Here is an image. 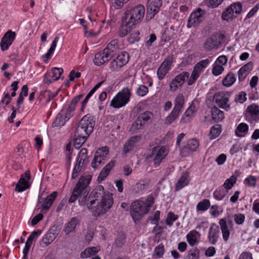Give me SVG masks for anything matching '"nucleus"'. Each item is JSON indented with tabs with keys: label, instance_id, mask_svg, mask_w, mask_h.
Segmentation results:
<instances>
[{
	"label": "nucleus",
	"instance_id": "1",
	"mask_svg": "<svg viewBox=\"0 0 259 259\" xmlns=\"http://www.w3.org/2000/svg\"><path fill=\"white\" fill-rule=\"evenodd\" d=\"M113 199L109 192H105L102 185H99L92 191L87 199L89 209H92L95 217L106 213L112 206Z\"/></svg>",
	"mask_w": 259,
	"mask_h": 259
},
{
	"label": "nucleus",
	"instance_id": "2",
	"mask_svg": "<svg viewBox=\"0 0 259 259\" xmlns=\"http://www.w3.org/2000/svg\"><path fill=\"white\" fill-rule=\"evenodd\" d=\"M95 120L92 116H84L79 122L74 136V146L79 149L92 133Z\"/></svg>",
	"mask_w": 259,
	"mask_h": 259
},
{
	"label": "nucleus",
	"instance_id": "3",
	"mask_svg": "<svg viewBox=\"0 0 259 259\" xmlns=\"http://www.w3.org/2000/svg\"><path fill=\"white\" fill-rule=\"evenodd\" d=\"M119 49L117 39L111 40L103 50L102 52L95 54L94 62L95 65L100 66L108 61L116 53Z\"/></svg>",
	"mask_w": 259,
	"mask_h": 259
},
{
	"label": "nucleus",
	"instance_id": "4",
	"mask_svg": "<svg viewBox=\"0 0 259 259\" xmlns=\"http://www.w3.org/2000/svg\"><path fill=\"white\" fill-rule=\"evenodd\" d=\"M87 180L84 178H80L78 183L73 189L72 195L69 199V203L74 202L78 197L80 198L78 200L80 205L87 204V199L88 195Z\"/></svg>",
	"mask_w": 259,
	"mask_h": 259
},
{
	"label": "nucleus",
	"instance_id": "5",
	"mask_svg": "<svg viewBox=\"0 0 259 259\" xmlns=\"http://www.w3.org/2000/svg\"><path fill=\"white\" fill-rule=\"evenodd\" d=\"M145 12L144 7L143 5H139L126 10L123 20H126V23L130 26H134L142 20Z\"/></svg>",
	"mask_w": 259,
	"mask_h": 259
},
{
	"label": "nucleus",
	"instance_id": "6",
	"mask_svg": "<svg viewBox=\"0 0 259 259\" xmlns=\"http://www.w3.org/2000/svg\"><path fill=\"white\" fill-rule=\"evenodd\" d=\"M153 202L148 203L142 201H136L131 205V214L134 222L139 221L142 217L149 212Z\"/></svg>",
	"mask_w": 259,
	"mask_h": 259
},
{
	"label": "nucleus",
	"instance_id": "7",
	"mask_svg": "<svg viewBox=\"0 0 259 259\" xmlns=\"http://www.w3.org/2000/svg\"><path fill=\"white\" fill-rule=\"evenodd\" d=\"M131 95L129 89L123 88L112 100L110 106L115 108H119L125 106L129 102Z\"/></svg>",
	"mask_w": 259,
	"mask_h": 259
},
{
	"label": "nucleus",
	"instance_id": "8",
	"mask_svg": "<svg viewBox=\"0 0 259 259\" xmlns=\"http://www.w3.org/2000/svg\"><path fill=\"white\" fill-rule=\"evenodd\" d=\"M57 195L58 192L54 191L46 198L42 197V194L38 196L37 207L38 209H41L40 212L45 213L48 211Z\"/></svg>",
	"mask_w": 259,
	"mask_h": 259
},
{
	"label": "nucleus",
	"instance_id": "9",
	"mask_svg": "<svg viewBox=\"0 0 259 259\" xmlns=\"http://www.w3.org/2000/svg\"><path fill=\"white\" fill-rule=\"evenodd\" d=\"M230 94L228 92H220L213 96V101L221 108L228 110L230 106L228 104Z\"/></svg>",
	"mask_w": 259,
	"mask_h": 259
},
{
	"label": "nucleus",
	"instance_id": "10",
	"mask_svg": "<svg viewBox=\"0 0 259 259\" xmlns=\"http://www.w3.org/2000/svg\"><path fill=\"white\" fill-rule=\"evenodd\" d=\"M162 0H148L147 4L146 19L150 20L157 13L162 6Z\"/></svg>",
	"mask_w": 259,
	"mask_h": 259
},
{
	"label": "nucleus",
	"instance_id": "11",
	"mask_svg": "<svg viewBox=\"0 0 259 259\" xmlns=\"http://www.w3.org/2000/svg\"><path fill=\"white\" fill-rule=\"evenodd\" d=\"M189 77V73L187 71H183L176 76L169 83V90L175 92L179 87H182Z\"/></svg>",
	"mask_w": 259,
	"mask_h": 259
},
{
	"label": "nucleus",
	"instance_id": "12",
	"mask_svg": "<svg viewBox=\"0 0 259 259\" xmlns=\"http://www.w3.org/2000/svg\"><path fill=\"white\" fill-rule=\"evenodd\" d=\"M167 154L168 150L164 147L156 146L152 148L151 156L153 157V162L155 166L160 164Z\"/></svg>",
	"mask_w": 259,
	"mask_h": 259
},
{
	"label": "nucleus",
	"instance_id": "13",
	"mask_svg": "<svg viewBox=\"0 0 259 259\" xmlns=\"http://www.w3.org/2000/svg\"><path fill=\"white\" fill-rule=\"evenodd\" d=\"M172 62V57L171 56H168L161 64L157 71V77L160 80H162L166 74L171 69Z\"/></svg>",
	"mask_w": 259,
	"mask_h": 259
},
{
	"label": "nucleus",
	"instance_id": "14",
	"mask_svg": "<svg viewBox=\"0 0 259 259\" xmlns=\"http://www.w3.org/2000/svg\"><path fill=\"white\" fill-rule=\"evenodd\" d=\"M206 12L200 8L192 13L188 21V27L195 26L198 25L205 18Z\"/></svg>",
	"mask_w": 259,
	"mask_h": 259
},
{
	"label": "nucleus",
	"instance_id": "15",
	"mask_svg": "<svg viewBox=\"0 0 259 259\" xmlns=\"http://www.w3.org/2000/svg\"><path fill=\"white\" fill-rule=\"evenodd\" d=\"M63 72V69L62 68H53L50 71H48L44 76V81L47 84L58 80Z\"/></svg>",
	"mask_w": 259,
	"mask_h": 259
},
{
	"label": "nucleus",
	"instance_id": "16",
	"mask_svg": "<svg viewBox=\"0 0 259 259\" xmlns=\"http://www.w3.org/2000/svg\"><path fill=\"white\" fill-rule=\"evenodd\" d=\"M221 35L215 34L208 37L204 44V47L207 51L217 50L220 45V36Z\"/></svg>",
	"mask_w": 259,
	"mask_h": 259
},
{
	"label": "nucleus",
	"instance_id": "17",
	"mask_svg": "<svg viewBox=\"0 0 259 259\" xmlns=\"http://www.w3.org/2000/svg\"><path fill=\"white\" fill-rule=\"evenodd\" d=\"M58 233L57 227L54 226L42 238L40 245L43 247L48 246L54 240Z\"/></svg>",
	"mask_w": 259,
	"mask_h": 259
},
{
	"label": "nucleus",
	"instance_id": "18",
	"mask_svg": "<svg viewBox=\"0 0 259 259\" xmlns=\"http://www.w3.org/2000/svg\"><path fill=\"white\" fill-rule=\"evenodd\" d=\"M16 36L15 32L8 31L2 37L0 46L3 51L8 50L14 41Z\"/></svg>",
	"mask_w": 259,
	"mask_h": 259
},
{
	"label": "nucleus",
	"instance_id": "19",
	"mask_svg": "<svg viewBox=\"0 0 259 259\" xmlns=\"http://www.w3.org/2000/svg\"><path fill=\"white\" fill-rule=\"evenodd\" d=\"M30 179V172L26 171L24 175H22L19 181L16 184V190L18 192H22L29 188L30 185L28 181Z\"/></svg>",
	"mask_w": 259,
	"mask_h": 259
},
{
	"label": "nucleus",
	"instance_id": "20",
	"mask_svg": "<svg viewBox=\"0 0 259 259\" xmlns=\"http://www.w3.org/2000/svg\"><path fill=\"white\" fill-rule=\"evenodd\" d=\"M220 229L218 226L213 224L209 228L208 232V241L212 244H215L220 236Z\"/></svg>",
	"mask_w": 259,
	"mask_h": 259
},
{
	"label": "nucleus",
	"instance_id": "21",
	"mask_svg": "<svg viewBox=\"0 0 259 259\" xmlns=\"http://www.w3.org/2000/svg\"><path fill=\"white\" fill-rule=\"evenodd\" d=\"M106 156L101 154V150L98 149L96 151L94 158L92 162V166L94 169H97L105 163Z\"/></svg>",
	"mask_w": 259,
	"mask_h": 259
},
{
	"label": "nucleus",
	"instance_id": "22",
	"mask_svg": "<svg viewBox=\"0 0 259 259\" xmlns=\"http://www.w3.org/2000/svg\"><path fill=\"white\" fill-rule=\"evenodd\" d=\"M141 139V137L140 136L132 137L124 144L122 153L124 154H126L127 153L131 151L136 146L138 142L140 141Z\"/></svg>",
	"mask_w": 259,
	"mask_h": 259
},
{
	"label": "nucleus",
	"instance_id": "23",
	"mask_svg": "<svg viewBox=\"0 0 259 259\" xmlns=\"http://www.w3.org/2000/svg\"><path fill=\"white\" fill-rule=\"evenodd\" d=\"M253 68V64L249 62L243 66L238 71V79L239 81H243L249 74Z\"/></svg>",
	"mask_w": 259,
	"mask_h": 259
},
{
	"label": "nucleus",
	"instance_id": "24",
	"mask_svg": "<svg viewBox=\"0 0 259 259\" xmlns=\"http://www.w3.org/2000/svg\"><path fill=\"white\" fill-rule=\"evenodd\" d=\"M190 178L189 173L187 172H183L179 181L176 184V191H179L184 187L187 186L190 182Z\"/></svg>",
	"mask_w": 259,
	"mask_h": 259
},
{
	"label": "nucleus",
	"instance_id": "25",
	"mask_svg": "<svg viewBox=\"0 0 259 259\" xmlns=\"http://www.w3.org/2000/svg\"><path fill=\"white\" fill-rule=\"evenodd\" d=\"M199 147V142L195 139H191L188 141L187 144L182 148V153H191L196 150Z\"/></svg>",
	"mask_w": 259,
	"mask_h": 259
},
{
	"label": "nucleus",
	"instance_id": "26",
	"mask_svg": "<svg viewBox=\"0 0 259 259\" xmlns=\"http://www.w3.org/2000/svg\"><path fill=\"white\" fill-rule=\"evenodd\" d=\"M197 110L195 106L193 104L191 105L182 116L181 121L183 123L189 122Z\"/></svg>",
	"mask_w": 259,
	"mask_h": 259
},
{
	"label": "nucleus",
	"instance_id": "27",
	"mask_svg": "<svg viewBox=\"0 0 259 259\" xmlns=\"http://www.w3.org/2000/svg\"><path fill=\"white\" fill-rule=\"evenodd\" d=\"M115 161L111 160L105 166H104L101 171L99 176L98 180L103 181L109 175L110 170L114 166Z\"/></svg>",
	"mask_w": 259,
	"mask_h": 259
},
{
	"label": "nucleus",
	"instance_id": "28",
	"mask_svg": "<svg viewBox=\"0 0 259 259\" xmlns=\"http://www.w3.org/2000/svg\"><path fill=\"white\" fill-rule=\"evenodd\" d=\"M219 224L221 227L223 239L226 242L229 239L230 233L226 220L225 219H221L219 221Z\"/></svg>",
	"mask_w": 259,
	"mask_h": 259
},
{
	"label": "nucleus",
	"instance_id": "29",
	"mask_svg": "<svg viewBox=\"0 0 259 259\" xmlns=\"http://www.w3.org/2000/svg\"><path fill=\"white\" fill-rule=\"evenodd\" d=\"M79 223V220L77 218L73 217L71 218L70 221L67 224L66 226L64 229L65 234L68 235L70 233L74 232L77 224H78Z\"/></svg>",
	"mask_w": 259,
	"mask_h": 259
},
{
	"label": "nucleus",
	"instance_id": "30",
	"mask_svg": "<svg viewBox=\"0 0 259 259\" xmlns=\"http://www.w3.org/2000/svg\"><path fill=\"white\" fill-rule=\"evenodd\" d=\"M99 250L100 249L98 247H88L81 252L80 255L82 258H87L95 255Z\"/></svg>",
	"mask_w": 259,
	"mask_h": 259
},
{
	"label": "nucleus",
	"instance_id": "31",
	"mask_svg": "<svg viewBox=\"0 0 259 259\" xmlns=\"http://www.w3.org/2000/svg\"><path fill=\"white\" fill-rule=\"evenodd\" d=\"M133 26H130L126 23V20L122 19V23L118 31V35L120 37H123L126 35L131 31V29Z\"/></svg>",
	"mask_w": 259,
	"mask_h": 259
},
{
	"label": "nucleus",
	"instance_id": "32",
	"mask_svg": "<svg viewBox=\"0 0 259 259\" xmlns=\"http://www.w3.org/2000/svg\"><path fill=\"white\" fill-rule=\"evenodd\" d=\"M58 39L59 38L58 37H56L55 38L47 53L42 56V58L45 62H47L51 58L53 53L55 50Z\"/></svg>",
	"mask_w": 259,
	"mask_h": 259
},
{
	"label": "nucleus",
	"instance_id": "33",
	"mask_svg": "<svg viewBox=\"0 0 259 259\" xmlns=\"http://www.w3.org/2000/svg\"><path fill=\"white\" fill-rule=\"evenodd\" d=\"M236 81L235 75L232 72H229L222 80V84L226 87H230Z\"/></svg>",
	"mask_w": 259,
	"mask_h": 259
},
{
	"label": "nucleus",
	"instance_id": "34",
	"mask_svg": "<svg viewBox=\"0 0 259 259\" xmlns=\"http://www.w3.org/2000/svg\"><path fill=\"white\" fill-rule=\"evenodd\" d=\"M103 81H101L97 83L87 94L84 100L81 102V110L83 111V109L85 108L87 103H88L89 99L91 98V97L93 95V94L96 92V91L101 85L103 83Z\"/></svg>",
	"mask_w": 259,
	"mask_h": 259
},
{
	"label": "nucleus",
	"instance_id": "35",
	"mask_svg": "<svg viewBox=\"0 0 259 259\" xmlns=\"http://www.w3.org/2000/svg\"><path fill=\"white\" fill-rule=\"evenodd\" d=\"M211 116L213 120L216 122L222 120L224 117L223 112L216 107L211 109Z\"/></svg>",
	"mask_w": 259,
	"mask_h": 259
},
{
	"label": "nucleus",
	"instance_id": "36",
	"mask_svg": "<svg viewBox=\"0 0 259 259\" xmlns=\"http://www.w3.org/2000/svg\"><path fill=\"white\" fill-rule=\"evenodd\" d=\"M180 112L181 111L174 108L168 116L166 117L165 123L167 124H171L178 118Z\"/></svg>",
	"mask_w": 259,
	"mask_h": 259
},
{
	"label": "nucleus",
	"instance_id": "37",
	"mask_svg": "<svg viewBox=\"0 0 259 259\" xmlns=\"http://www.w3.org/2000/svg\"><path fill=\"white\" fill-rule=\"evenodd\" d=\"M64 116L63 110H62L61 112L57 114L55 121L53 122V126L55 127L64 125L67 121V119H65Z\"/></svg>",
	"mask_w": 259,
	"mask_h": 259
},
{
	"label": "nucleus",
	"instance_id": "38",
	"mask_svg": "<svg viewBox=\"0 0 259 259\" xmlns=\"http://www.w3.org/2000/svg\"><path fill=\"white\" fill-rule=\"evenodd\" d=\"M198 235L199 233L196 230H192L187 235V240L190 245L194 246L196 244Z\"/></svg>",
	"mask_w": 259,
	"mask_h": 259
},
{
	"label": "nucleus",
	"instance_id": "39",
	"mask_svg": "<svg viewBox=\"0 0 259 259\" xmlns=\"http://www.w3.org/2000/svg\"><path fill=\"white\" fill-rule=\"evenodd\" d=\"M209 63V60L208 59L200 61L195 65L193 71L200 74L203 69L207 66Z\"/></svg>",
	"mask_w": 259,
	"mask_h": 259
},
{
	"label": "nucleus",
	"instance_id": "40",
	"mask_svg": "<svg viewBox=\"0 0 259 259\" xmlns=\"http://www.w3.org/2000/svg\"><path fill=\"white\" fill-rule=\"evenodd\" d=\"M184 104V97L183 94H179L176 98L174 109L181 111Z\"/></svg>",
	"mask_w": 259,
	"mask_h": 259
},
{
	"label": "nucleus",
	"instance_id": "41",
	"mask_svg": "<svg viewBox=\"0 0 259 259\" xmlns=\"http://www.w3.org/2000/svg\"><path fill=\"white\" fill-rule=\"evenodd\" d=\"M248 131V126L246 123H241L239 124L235 130V135L237 137L242 136L240 134H246Z\"/></svg>",
	"mask_w": 259,
	"mask_h": 259
},
{
	"label": "nucleus",
	"instance_id": "42",
	"mask_svg": "<svg viewBox=\"0 0 259 259\" xmlns=\"http://www.w3.org/2000/svg\"><path fill=\"white\" fill-rule=\"evenodd\" d=\"M84 164H82V160L77 158L76 164L74 166L72 174V179L76 178L81 170V167Z\"/></svg>",
	"mask_w": 259,
	"mask_h": 259
},
{
	"label": "nucleus",
	"instance_id": "43",
	"mask_svg": "<svg viewBox=\"0 0 259 259\" xmlns=\"http://www.w3.org/2000/svg\"><path fill=\"white\" fill-rule=\"evenodd\" d=\"M116 58L119 60V64H121L123 66L128 63L130 56L127 52H122Z\"/></svg>",
	"mask_w": 259,
	"mask_h": 259
},
{
	"label": "nucleus",
	"instance_id": "44",
	"mask_svg": "<svg viewBox=\"0 0 259 259\" xmlns=\"http://www.w3.org/2000/svg\"><path fill=\"white\" fill-rule=\"evenodd\" d=\"M230 7H228L225 11L222 13V18L223 20L226 21H231L237 16L233 14V13L230 11Z\"/></svg>",
	"mask_w": 259,
	"mask_h": 259
},
{
	"label": "nucleus",
	"instance_id": "45",
	"mask_svg": "<svg viewBox=\"0 0 259 259\" xmlns=\"http://www.w3.org/2000/svg\"><path fill=\"white\" fill-rule=\"evenodd\" d=\"M200 251L197 248L189 250L184 259H199Z\"/></svg>",
	"mask_w": 259,
	"mask_h": 259
},
{
	"label": "nucleus",
	"instance_id": "46",
	"mask_svg": "<svg viewBox=\"0 0 259 259\" xmlns=\"http://www.w3.org/2000/svg\"><path fill=\"white\" fill-rule=\"evenodd\" d=\"M148 185L147 182L140 181L135 185L134 190L136 193H141L146 189Z\"/></svg>",
	"mask_w": 259,
	"mask_h": 259
},
{
	"label": "nucleus",
	"instance_id": "47",
	"mask_svg": "<svg viewBox=\"0 0 259 259\" xmlns=\"http://www.w3.org/2000/svg\"><path fill=\"white\" fill-rule=\"evenodd\" d=\"M210 205V203L209 200L203 199L197 204L196 209L197 211H204L208 208Z\"/></svg>",
	"mask_w": 259,
	"mask_h": 259
},
{
	"label": "nucleus",
	"instance_id": "48",
	"mask_svg": "<svg viewBox=\"0 0 259 259\" xmlns=\"http://www.w3.org/2000/svg\"><path fill=\"white\" fill-rule=\"evenodd\" d=\"M87 154L88 150L86 148H82L78 153L77 158L82 160V164H87L89 162Z\"/></svg>",
	"mask_w": 259,
	"mask_h": 259
},
{
	"label": "nucleus",
	"instance_id": "49",
	"mask_svg": "<svg viewBox=\"0 0 259 259\" xmlns=\"http://www.w3.org/2000/svg\"><path fill=\"white\" fill-rule=\"evenodd\" d=\"M144 125V123L142 122L141 120H140L138 117L135 121L132 124L131 130L133 132L137 133L139 130L143 128Z\"/></svg>",
	"mask_w": 259,
	"mask_h": 259
},
{
	"label": "nucleus",
	"instance_id": "50",
	"mask_svg": "<svg viewBox=\"0 0 259 259\" xmlns=\"http://www.w3.org/2000/svg\"><path fill=\"white\" fill-rule=\"evenodd\" d=\"M247 111L251 116H257L259 113V106L255 104H252L247 107Z\"/></svg>",
	"mask_w": 259,
	"mask_h": 259
},
{
	"label": "nucleus",
	"instance_id": "51",
	"mask_svg": "<svg viewBox=\"0 0 259 259\" xmlns=\"http://www.w3.org/2000/svg\"><path fill=\"white\" fill-rule=\"evenodd\" d=\"M123 66L119 64V60L116 58L113 60L110 63L109 68L112 71H116L119 70Z\"/></svg>",
	"mask_w": 259,
	"mask_h": 259
},
{
	"label": "nucleus",
	"instance_id": "52",
	"mask_svg": "<svg viewBox=\"0 0 259 259\" xmlns=\"http://www.w3.org/2000/svg\"><path fill=\"white\" fill-rule=\"evenodd\" d=\"M229 7L230 11L235 15L240 14L242 11V4L240 3H234Z\"/></svg>",
	"mask_w": 259,
	"mask_h": 259
},
{
	"label": "nucleus",
	"instance_id": "53",
	"mask_svg": "<svg viewBox=\"0 0 259 259\" xmlns=\"http://www.w3.org/2000/svg\"><path fill=\"white\" fill-rule=\"evenodd\" d=\"M236 178L234 176H232L229 179H227L224 184V186L226 189H230L236 183Z\"/></svg>",
	"mask_w": 259,
	"mask_h": 259
},
{
	"label": "nucleus",
	"instance_id": "54",
	"mask_svg": "<svg viewBox=\"0 0 259 259\" xmlns=\"http://www.w3.org/2000/svg\"><path fill=\"white\" fill-rule=\"evenodd\" d=\"M214 198L218 200H222L226 195V192L222 189H217L213 194Z\"/></svg>",
	"mask_w": 259,
	"mask_h": 259
},
{
	"label": "nucleus",
	"instance_id": "55",
	"mask_svg": "<svg viewBox=\"0 0 259 259\" xmlns=\"http://www.w3.org/2000/svg\"><path fill=\"white\" fill-rule=\"evenodd\" d=\"M224 70V68L222 65L215 63H214L212 67V73L214 76L221 74Z\"/></svg>",
	"mask_w": 259,
	"mask_h": 259
},
{
	"label": "nucleus",
	"instance_id": "56",
	"mask_svg": "<svg viewBox=\"0 0 259 259\" xmlns=\"http://www.w3.org/2000/svg\"><path fill=\"white\" fill-rule=\"evenodd\" d=\"M221 133V128L219 125L212 126L210 131V134L211 136V139H214L218 137Z\"/></svg>",
	"mask_w": 259,
	"mask_h": 259
},
{
	"label": "nucleus",
	"instance_id": "57",
	"mask_svg": "<svg viewBox=\"0 0 259 259\" xmlns=\"http://www.w3.org/2000/svg\"><path fill=\"white\" fill-rule=\"evenodd\" d=\"M148 88L144 85H140L137 89V94L141 97L145 96L148 92Z\"/></svg>",
	"mask_w": 259,
	"mask_h": 259
},
{
	"label": "nucleus",
	"instance_id": "58",
	"mask_svg": "<svg viewBox=\"0 0 259 259\" xmlns=\"http://www.w3.org/2000/svg\"><path fill=\"white\" fill-rule=\"evenodd\" d=\"M178 217L177 215L174 214L173 213L169 212L168 213L167 217L166 220V224L169 226L172 225L173 223L177 220Z\"/></svg>",
	"mask_w": 259,
	"mask_h": 259
},
{
	"label": "nucleus",
	"instance_id": "59",
	"mask_svg": "<svg viewBox=\"0 0 259 259\" xmlns=\"http://www.w3.org/2000/svg\"><path fill=\"white\" fill-rule=\"evenodd\" d=\"M151 115L152 114L150 112H145L141 114L139 116L138 118L141 120L142 122L144 123L145 124L146 122L148 121L151 119Z\"/></svg>",
	"mask_w": 259,
	"mask_h": 259
},
{
	"label": "nucleus",
	"instance_id": "60",
	"mask_svg": "<svg viewBox=\"0 0 259 259\" xmlns=\"http://www.w3.org/2000/svg\"><path fill=\"white\" fill-rule=\"evenodd\" d=\"M82 97L83 95L80 94L74 97L72 100L70 104L69 105V109L72 110H74L75 109L76 104L80 101V100L82 98Z\"/></svg>",
	"mask_w": 259,
	"mask_h": 259
},
{
	"label": "nucleus",
	"instance_id": "61",
	"mask_svg": "<svg viewBox=\"0 0 259 259\" xmlns=\"http://www.w3.org/2000/svg\"><path fill=\"white\" fill-rule=\"evenodd\" d=\"M199 75L200 74L193 70L190 78H188V79H187L188 84L189 85L193 84L195 82V81L198 79Z\"/></svg>",
	"mask_w": 259,
	"mask_h": 259
},
{
	"label": "nucleus",
	"instance_id": "62",
	"mask_svg": "<svg viewBox=\"0 0 259 259\" xmlns=\"http://www.w3.org/2000/svg\"><path fill=\"white\" fill-rule=\"evenodd\" d=\"M32 244V243L29 241V239L27 240L24 248L23 250V257L22 259H28L27 254Z\"/></svg>",
	"mask_w": 259,
	"mask_h": 259
},
{
	"label": "nucleus",
	"instance_id": "63",
	"mask_svg": "<svg viewBox=\"0 0 259 259\" xmlns=\"http://www.w3.org/2000/svg\"><path fill=\"white\" fill-rule=\"evenodd\" d=\"M139 32H135L132 33L128 38V41L130 44H134L135 42L138 41L140 40L139 36Z\"/></svg>",
	"mask_w": 259,
	"mask_h": 259
},
{
	"label": "nucleus",
	"instance_id": "64",
	"mask_svg": "<svg viewBox=\"0 0 259 259\" xmlns=\"http://www.w3.org/2000/svg\"><path fill=\"white\" fill-rule=\"evenodd\" d=\"M164 252V246L162 244H159L154 250V252L158 257H161Z\"/></svg>",
	"mask_w": 259,
	"mask_h": 259
}]
</instances>
